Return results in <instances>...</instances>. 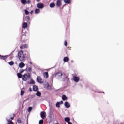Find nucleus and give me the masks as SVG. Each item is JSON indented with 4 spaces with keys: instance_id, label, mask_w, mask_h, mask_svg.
<instances>
[{
    "instance_id": "f704fd0d",
    "label": "nucleus",
    "mask_w": 124,
    "mask_h": 124,
    "mask_svg": "<svg viewBox=\"0 0 124 124\" xmlns=\"http://www.w3.org/2000/svg\"><path fill=\"white\" fill-rule=\"evenodd\" d=\"M24 11H25V14L26 15H28V14H29V11H28V10H25Z\"/></svg>"
},
{
    "instance_id": "c756f323",
    "label": "nucleus",
    "mask_w": 124,
    "mask_h": 124,
    "mask_svg": "<svg viewBox=\"0 0 124 124\" xmlns=\"http://www.w3.org/2000/svg\"><path fill=\"white\" fill-rule=\"evenodd\" d=\"M64 1L65 3H70V0H64Z\"/></svg>"
},
{
    "instance_id": "a18cd8bd",
    "label": "nucleus",
    "mask_w": 124,
    "mask_h": 124,
    "mask_svg": "<svg viewBox=\"0 0 124 124\" xmlns=\"http://www.w3.org/2000/svg\"><path fill=\"white\" fill-rule=\"evenodd\" d=\"M68 124H72V123L69 121V122H68Z\"/></svg>"
},
{
    "instance_id": "e433bc0d",
    "label": "nucleus",
    "mask_w": 124,
    "mask_h": 124,
    "mask_svg": "<svg viewBox=\"0 0 124 124\" xmlns=\"http://www.w3.org/2000/svg\"><path fill=\"white\" fill-rule=\"evenodd\" d=\"M14 119V114L13 115V117H11L10 119V121H12Z\"/></svg>"
},
{
    "instance_id": "c85d7f7f",
    "label": "nucleus",
    "mask_w": 124,
    "mask_h": 124,
    "mask_svg": "<svg viewBox=\"0 0 124 124\" xmlns=\"http://www.w3.org/2000/svg\"><path fill=\"white\" fill-rule=\"evenodd\" d=\"M17 76L18 77V78H22V74H21L20 73H17Z\"/></svg>"
},
{
    "instance_id": "cd10ccee",
    "label": "nucleus",
    "mask_w": 124,
    "mask_h": 124,
    "mask_svg": "<svg viewBox=\"0 0 124 124\" xmlns=\"http://www.w3.org/2000/svg\"><path fill=\"white\" fill-rule=\"evenodd\" d=\"M27 1L26 0H21V3L22 4H26Z\"/></svg>"
},
{
    "instance_id": "4468645a",
    "label": "nucleus",
    "mask_w": 124,
    "mask_h": 124,
    "mask_svg": "<svg viewBox=\"0 0 124 124\" xmlns=\"http://www.w3.org/2000/svg\"><path fill=\"white\" fill-rule=\"evenodd\" d=\"M33 90L34 92H37V91H38V87H37L36 85H34L33 86Z\"/></svg>"
},
{
    "instance_id": "0eeeda50",
    "label": "nucleus",
    "mask_w": 124,
    "mask_h": 124,
    "mask_svg": "<svg viewBox=\"0 0 124 124\" xmlns=\"http://www.w3.org/2000/svg\"><path fill=\"white\" fill-rule=\"evenodd\" d=\"M37 82H38V83H39L40 84L43 83V81H42V79L41 78V77H40V76L37 77Z\"/></svg>"
},
{
    "instance_id": "39448f33",
    "label": "nucleus",
    "mask_w": 124,
    "mask_h": 124,
    "mask_svg": "<svg viewBox=\"0 0 124 124\" xmlns=\"http://www.w3.org/2000/svg\"><path fill=\"white\" fill-rule=\"evenodd\" d=\"M8 57H9V56L8 55H0V59H1V60H3L4 61H6V59H7V58H8Z\"/></svg>"
},
{
    "instance_id": "1a4fd4ad",
    "label": "nucleus",
    "mask_w": 124,
    "mask_h": 124,
    "mask_svg": "<svg viewBox=\"0 0 124 124\" xmlns=\"http://www.w3.org/2000/svg\"><path fill=\"white\" fill-rule=\"evenodd\" d=\"M24 21H25V22H26V23H27V24H30V16H27L25 19H24Z\"/></svg>"
},
{
    "instance_id": "393cba45",
    "label": "nucleus",
    "mask_w": 124,
    "mask_h": 124,
    "mask_svg": "<svg viewBox=\"0 0 124 124\" xmlns=\"http://www.w3.org/2000/svg\"><path fill=\"white\" fill-rule=\"evenodd\" d=\"M29 84H30V85H32V84H35V82L34 81V80H31V81L29 82Z\"/></svg>"
},
{
    "instance_id": "f8f14e48",
    "label": "nucleus",
    "mask_w": 124,
    "mask_h": 124,
    "mask_svg": "<svg viewBox=\"0 0 124 124\" xmlns=\"http://www.w3.org/2000/svg\"><path fill=\"white\" fill-rule=\"evenodd\" d=\"M48 87H49V83H48V82H46L45 84H44V88L46 89V90H47Z\"/></svg>"
},
{
    "instance_id": "ddd939ff",
    "label": "nucleus",
    "mask_w": 124,
    "mask_h": 124,
    "mask_svg": "<svg viewBox=\"0 0 124 124\" xmlns=\"http://www.w3.org/2000/svg\"><path fill=\"white\" fill-rule=\"evenodd\" d=\"M20 49H27V48H28V45L27 44H25L23 45H22L20 46Z\"/></svg>"
},
{
    "instance_id": "72a5a7b5",
    "label": "nucleus",
    "mask_w": 124,
    "mask_h": 124,
    "mask_svg": "<svg viewBox=\"0 0 124 124\" xmlns=\"http://www.w3.org/2000/svg\"><path fill=\"white\" fill-rule=\"evenodd\" d=\"M56 107H58V108H60V103L57 102V103L56 104Z\"/></svg>"
},
{
    "instance_id": "7ed1b4c3",
    "label": "nucleus",
    "mask_w": 124,
    "mask_h": 124,
    "mask_svg": "<svg viewBox=\"0 0 124 124\" xmlns=\"http://www.w3.org/2000/svg\"><path fill=\"white\" fill-rule=\"evenodd\" d=\"M61 78L63 79V81H65V80H67L68 78H67V76L65 74V73H62L61 75Z\"/></svg>"
},
{
    "instance_id": "49530a36",
    "label": "nucleus",
    "mask_w": 124,
    "mask_h": 124,
    "mask_svg": "<svg viewBox=\"0 0 124 124\" xmlns=\"http://www.w3.org/2000/svg\"><path fill=\"white\" fill-rule=\"evenodd\" d=\"M30 64L31 65L32 64V62H29Z\"/></svg>"
},
{
    "instance_id": "423d86ee",
    "label": "nucleus",
    "mask_w": 124,
    "mask_h": 124,
    "mask_svg": "<svg viewBox=\"0 0 124 124\" xmlns=\"http://www.w3.org/2000/svg\"><path fill=\"white\" fill-rule=\"evenodd\" d=\"M56 5L57 7H61L62 6V1L61 0H57Z\"/></svg>"
},
{
    "instance_id": "4be33fe9",
    "label": "nucleus",
    "mask_w": 124,
    "mask_h": 124,
    "mask_svg": "<svg viewBox=\"0 0 124 124\" xmlns=\"http://www.w3.org/2000/svg\"><path fill=\"white\" fill-rule=\"evenodd\" d=\"M52 89H53V86L49 85L47 90H48V91H51V90H52Z\"/></svg>"
},
{
    "instance_id": "9d476101",
    "label": "nucleus",
    "mask_w": 124,
    "mask_h": 124,
    "mask_svg": "<svg viewBox=\"0 0 124 124\" xmlns=\"http://www.w3.org/2000/svg\"><path fill=\"white\" fill-rule=\"evenodd\" d=\"M40 117L42 119H43V120L45 119V112L42 111L40 113Z\"/></svg>"
},
{
    "instance_id": "a211bd4d",
    "label": "nucleus",
    "mask_w": 124,
    "mask_h": 124,
    "mask_svg": "<svg viewBox=\"0 0 124 124\" xmlns=\"http://www.w3.org/2000/svg\"><path fill=\"white\" fill-rule=\"evenodd\" d=\"M62 73L61 72H58L56 73V77H61Z\"/></svg>"
},
{
    "instance_id": "f257e3e1",
    "label": "nucleus",
    "mask_w": 124,
    "mask_h": 124,
    "mask_svg": "<svg viewBox=\"0 0 124 124\" xmlns=\"http://www.w3.org/2000/svg\"><path fill=\"white\" fill-rule=\"evenodd\" d=\"M18 57L21 62H24L26 61L27 59L26 54H24V52H23L22 50L18 51Z\"/></svg>"
},
{
    "instance_id": "a19ab883",
    "label": "nucleus",
    "mask_w": 124,
    "mask_h": 124,
    "mask_svg": "<svg viewBox=\"0 0 124 124\" xmlns=\"http://www.w3.org/2000/svg\"><path fill=\"white\" fill-rule=\"evenodd\" d=\"M29 92H32V89L31 88H30L29 89Z\"/></svg>"
},
{
    "instance_id": "7c9ffc66",
    "label": "nucleus",
    "mask_w": 124,
    "mask_h": 124,
    "mask_svg": "<svg viewBox=\"0 0 124 124\" xmlns=\"http://www.w3.org/2000/svg\"><path fill=\"white\" fill-rule=\"evenodd\" d=\"M9 65H13V64H14V62L13 61H11L9 62Z\"/></svg>"
},
{
    "instance_id": "aec40b11",
    "label": "nucleus",
    "mask_w": 124,
    "mask_h": 124,
    "mask_svg": "<svg viewBox=\"0 0 124 124\" xmlns=\"http://www.w3.org/2000/svg\"><path fill=\"white\" fill-rule=\"evenodd\" d=\"M36 95H37V96H41V93H40V92H39V91H37V93H36Z\"/></svg>"
},
{
    "instance_id": "473e14b6",
    "label": "nucleus",
    "mask_w": 124,
    "mask_h": 124,
    "mask_svg": "<svg viewBox=\"0 0 124 124\" xmlns=\"http://www.w3.org/2000/svg\"><path fill=\"white\" fill-rule=\"evenodd\" d=\"M25 93V91L23 90L21 91V95H24V94Z\"/></svg>"
},
{
    "instance_id": "5701e85b",
    "label": "nucleus",
    "mask_w": 124,
    "mask_h": 124,
    "mask_svg": "<svg viewBox=\"0 0 124 124\" xmlns=\"http://www.w3.org/2000/svg\"><path fill=\"white\" fill-rule=\"evenodd\" d=\"M64 120H65V122H66L67 123H68L69 122V121H70V119L69 117L65 118Z\"/></svg>"
},
{
    "instance_id": "6e6552de",
    "label": "nucleus",
    "mask_w": 124,
    "mask_h": 124,
    "mask_svg": "<svg viewBox=\"0 0 124 124\" xmlns=\"http://www.w3.org/2000/svg\"><path fill=\"white\" fill-rule=\"evenodd\" d=\"M37 7L41 9L44 7V5L42 3H39L37 4Z\"/></svg>"
},
{
    "instance_id": "2eb2a0df",
    "label": "nucleus",
    "mask_w": 124,
    "mask_h": 124,
    "mask_svg": "<svg viewBox=\"0 0 124 124\" xmlns=\"http://www.w3.org/2000/svg\"><path fill=\"white\" fill-rule=\"evenodd\" d=\"M64 105H65L66 108H69V107H70V104H69V103H68V102H65Z\"/></svg>"
},
{
    "instance_id": "bb28decb",
    "label": "nucleus",
    "mask_w": 124,
    "mask_h": 124,
    "mask_svg": "<svg viewBox=\"0 0 124 124\" xmlns=\"http://www.w3.org/2000/svg\"><path fill=\"white\" fill-rule=\"evenodd\" d=\"M50 7L51 8H53V7H55V3H52L50 4Z\"/></svg>"
},
{
    "instance_id": "4c0bfd02",
    "label": "nucleus",
    "mask_w": 124,
    "mask_h": 124,
    "mask_svg": "<svg viewBox=\"0 0 124 124\" xmlns=\"http://www.w3.org/2000/svg\"><path fill=\"white\" fill-rule=\"evenodd\" d=\"M59 103V104H63V101H61Z\"/></svg>"
},
{
    "instance_id": "6ab92c4d",
    "label": "nucleus",
    "mask_w": 124,
    "mask_h": 124,
    "mask_svg": "<svg viewBox=\"0 0 124 124\" xmlns=\"http://www.w3.org/2000/svg\"><path fill=\"white\" fill-rule=\"evenodd\" d=\"M25 66V64L23 62H21L19 64V67L20 68H23Z\"/></svg>"
},
{
    "instance_id": "f3484780",
    "label": "nucleus",
    "mask_w": 124,
    "mask_h": 124,
    "mask_svg": "<svg viewBox=\"0 0 124 124\" xmlns=\"http://www.w3.org/2000/svg\"><path fill=\"white\" fill-rule=\"evenodd\" d=\"M69 61V59H68V57H65L63 59V61L64 62H67Z\"/></svg>"
},
{
    "instance_id": "dca6fc26",
    "label": "nucleus",
    "mask_w": 124,
    "mask_h": 124,
    "mask_svg": "<svg viewBox=\"0 0 124 124\" xmlns=\"http://www.w3.org/2000/svg\"><path fill=\"white\" fill-rule=\"evenodd\" d=\"M28 26V23L27 22H24L22 24V28L24 29H26Z\"/></svg>"
},
{
    "instance_id": "79ce46f5",
    "label": "nucleus",
    "mask_w": 124,
    "mask_h": 124,
    "mask_svg": "<svg viewBox=\"0 0 124 124\" xmlns=\"http://www.w3.org/2000/svg\"><path fill=\"white\" fill-rule=\"evenodd\" d=\"M31 3V1L30 0H28L27 1H26V3Z\"/></svg>"
},
{
    "instance_id": "09e8293b",
    "label": "nucleus",
    "mask_w": 124,
    "mask_h": 124,
    "mask_svg": "<svg viewBox=\"0 0 124 124\" xmlns=\"http://www.w3.org/2000/svg\"><path fill=\"white\" fill-rule=\"evenodd\" d=\"M24 36H26V35H23L22 37H24Z\"/></svg>"
},
{
    "instance_id": "c9c22d12",
    "label": "nucleus",
    "mask_w": 124,
    "mask_h": 124,
    "mask_svg": "<svg viewBox=\"0 0 124 124\" xmlns=\"http://www.w3.org/2000/svg\"><path fill=\"white\" fill-rule=\"evenodd\" d=\"M17 123H18V124H21L22 123V121H21V119H18Z\"/></svg>"
},
{
    "instance_id": "58836bf2",
    "label": "nucleus",
    "mask_w": 124,
    "mask_h": 124,
    "mask_svg": "<svg viewBox=\"0 0 124 124\" xmlns=\"http://www.w3.org/2000/svg\"><path fill=\"white\" fill-rule=\"evenodd\" d=\"M28 71L31 72V68L29 67L28 68Z\"/></svg>"
},
{
    "instance_id": "de8ad7c7",
    "label": "nucleus",
    "mask_w": 124,
    "mask_h": 124,
    "mask_svg": "<svg viewBox=\"0 0 124 124\" xmlns=\"http://www.w3.org/2000/svg\"><path fill=\"white\" fill-rule=\"evenodd\" d=\"M37 2H39L40 1V0H36Z\"/></svg>"
},
{
    "instance_id": "2f4dec72",
    "label": "nucleus",
    "mask_w": 124,
    "mask_h": 124,
    "mask_svg": "<svg viewBox=\"0 0 124 124\" xmlns=\"http://www.w3.org/2000/svg\"><path fill=\"white\" fill-rule=\"evenodd\" d=\"M43 122H44L43 120L41 119L39 121V124H43Z\"/></svg>"
},
{
    "instance_id": "8fccbe9b",
    "label": "nucleus",
    "mask_w": 124,
    "mask_h": 124,
    "mask_svg": "<svg viewBox=\"0 0 124 124\" xmlns=\"http://www.w3.org/2000/svg\"><path fill=\"white\" fill-rule=\"evenodd\" d=\"M55 124H60L59 123H56Z\"/></svg>"
},
{
    "instance_id": "a878e982",
    "label": "nucleus",
    "mask_w": 124,
    "mask_h": 124,
    "mask_svg": "<svg viewBox=\"0 0 124 124\" xmlns=\"http://www.w3.org/2000/svg\"><path fill=\"white\" fill-rule=\"evenodd\" d=\"M31 110H32V107H28V110H27L28 112H31Z\"/></svg>"
},
{
    "instance_id": "f03ea898",
    "label": "nucleus",
    "mask_w": 124,
    "mask_h": 124,
    "mask_svg": "<svg viewBox=\"0 0 124 124\" xmlns=\"http://www.w3.org/2000/svg\"><path fill=\"white\" fill-rule=\"evenodd\" d=\"M28 78H30V74H25L22 77V80L27 81Z\"/></svg>"
},
{
    "instance_id": "9b49d317",
    "label": "nucleus",
    "mask_w": 124,
    "mask_h": 124,
    "mask_svg": "<svg viewBox=\"0 0 124 124\" xmlns=\"http://www.w3.org/2000/svg\"><path fill=\"white\" fill-rule=\"evenodd\" d=\"M43 76L44 78H48L49 77V73L47 72H44L43 73Z\"/></svg>"
},
{
    "instance_id": "b1692460",
    "label": "nucleus",
    "mask_w": 124,
    "mask_h": 124,
    "mask_svg": "<svg viewBox=\"0 0 124 124\" xmlns=\"http://www.w3.org/2000/svg\"><path fill=\"white\" fill-rule=\"evenodd\" d=\"M67 97H66L65 95H63L62 96V100L65 101V100H67Z\"/></svg>"
},
{
    "instance_id": "20e7f679",
    "label": "nucleus",
    "mask_w": 124,
    "mask_h": 124,
    "mask_svg": "<svg viewBox=\"0 0 124 124\" xmlns=\"http://www.w3.org/2000/svg\"><path fill=\"white\" fill-rule=\"evenodd\" d=\"M73 79L74 82H76V83H78V82L80 81V78L79 77L74 76L73 77Z\"/></svg>"
},
{
    "instance_id": "c03bdc74",
    "label": "nucleus",
    "mask_w": 124,
    "mask_h": 124,
    "mask_svg": "<svg viewBox=\"0 0 124 124\" xmlns=\"http://www.w3.org/2000/svg\"><path fill=\"white\" fill-rule=\"evenodd\" d=\"M32 13H33V11L30 12V14H32Z\"/></svg>"
},
{
    "instance_id": "ea45409f",
    "label": "nucleus",
    "mask_w": 124,
    "mask_h": 124,
    "mask_svg": "<svg viewBox=\"0 0 124 124\" xmlns=\"http://www.w3.org/2000/svg\"><path fill=\"white\" fill-rule=\"evenodd\" d=\"M64 44H65V46H67V41H65Z\"/></svg>"
},
{
    "instance_id": "37998d69",
    "label": "nucleus",
    "mask_w": 124,
    "mask_h": 124,
    "mask_svg": "<svg viewBox=\"0 0 124 124\" xmlns=\"http://www.w3.org/2000/svg\"><path fill=\"white\" fill-rule=\"evenodd\" d=\"M25 71V70H22L21 71H20V73H23V72H24Z\"/></svg>"
},
{
    "instance_id": "412c9836",
    "label": "nucleus",
    "mask_w": 124,
    "mask_h": 124,
    "mask_svg": "<svg viewBox=\"0 0 124 124\" xmlns=\"http://www.w3.org/2000/svg\"><path fill=\"white\" fill-rule=\"evenodd\" d=\"M40 12V10L39 9H36L35 10V14H38V13H39Z\"/></svg>"
}]
</instances>
